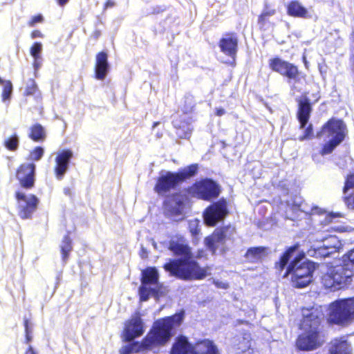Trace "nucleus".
<instances>
[{"instance_id": "1", "label": "nucleus", "mask_w": 354, "mask_h": 354, "mask_svg": "<svg viewBox=\"0 0 354 354\" xmlns=\"http://www.w3.org/2000/svg\"><path fill=\"white\" fill-rule=\"evenodd\" d=\"M169 248L175 255L180 257L165 264V270L170 274L185 280L203 279L210 274L209 267L201 268L198 266L191 248L185 241L172 240Z\"/></svg>"}, {"instance_id": "2", "label": "nucleus", "mask_w": 354, "mask_h": 354, "mask_svg": "<svg viewBox=\"0 0 354 354\" xmlns=\"http://www.w3.org/2000/svg\"><path fill=\"white\" fill-rule=\"evenodd\" d=\"M293 257L295 259L288 267L285 277L292 274L291 280L294 286L297 288L306 287L312 281V274L315 266L313 263L304 259V254L299 257V245L289 248L281 257L276 266L279 270H282L288 261Z\"/></svg>"}, {"instance_id": "3", "label": "nucleus", "mask_w": 354, "mask_h": 354, "mask_svg": "<svg viewBox=\"0 0 354 354\" xmlns=\"http://www.w3.org/2000/svg\"><path fill=\"white\" fill-rule=\"evenodd\" d=\"M303 315L301 328L305 333L298 337L296 345L299 350L313 351L326 341L320 327L323 314L317 309H306L303 310Z\"/></svg>"}, {"instance_id": "4", "label": "nucleus", "mask_w": 354, "mask_h": 354, "mask_svg": "<svg viewBox=\"0 0 354 354\" xmlns=\"http://www.w3.org/2000/svg\"><path fill=\"white\" fill-rule=\"evenodd\" d=\"M183 319L184 312H180L155 322L153 328L143 340V347L149 349L153 346L164 344L168 342L172 335V330L179 326Z\"/></svg>"}, {"instance_id": "5", "label": "nucleus", "mask_w": 354, "mask_h": 354, "mask_svg": "<svg viewBox=\"0 0 354 354\" xmlns=\"http://www.w3.org/2000/svg\"><path fill=\"white\" fill-rule=\"evenodd\" d=\"M324 137L328 141L324 145L321 154L330 153L346 136V126L342 120L331 119L323 127L317 137Z\"/></svg>"}, {"instance_id": "6", "label": "nucleus", "mask_w": 354, "mask_h": 354, "mask_svg": "<svg viewBox=\"0 0 354 354\" xmlns=\"http://www.w3.org/2000/svg\"><path fill=\"white\" fill-rule=\"evenodd\" d=\"M354 319V299H346L333 302L328 308V321L345 325Z\"/></svg>"}, {"instance_id": "7", "label": "nucleus", "mask_w": 354, "mask_h": 354, "mask_svg": "<svg viewBox=\"0 0 354 354\" xmlns=\"http://www.w3.org/2000/svg\"><path fill=\"white\" fill-rule=\"evenodd\" d=\"M353 276V271L349 265H337L328 269L322 281L326 288L335 290L349 284Z\"/></svg>"}, {"instance_id": "8", "label": "nucleus", "mask_w": 354, "mask_h": 354, "mask_svg": "<svg viewBox=\"0 0 354 354\" xmlns=\"http://www.w3.org/2000/svg\"><path fill=\"white\" fill-rule=\"evenodd\" d=\"M158 287V273L155 268H148L142 271V286L139 293L141 301H147L150 295L157 292Z\"/></svg>"}, {"instance_id": "9", "label": "nucleus", "mask_w": 354, "mask_h": 354, "mask_svg": "<svg viewBox=\"0 0 354 354\" xmlns=\"http://www.w3.org/2000/svg\"><path fill=\"white\" fill-rule=\"evenodd\" d=\"M189 193L192 196L205 201L216 198L219 194L218 185L211 180L198 182L189 189Z\"/></svg>"}, {"instance_id": "10", "label": "nucleus", "mask_w": 354, "mask_h": 354, "mask_svg": "<svg viewBox=\"0 0 354 354\" xmlns=\"http://www.w3.org/2000/svg\"><path fill=\"white\" fill-rule=\"evenodd\" d=\"M227 203L225 200L212 204L204 212V221L208 225L214 226L227 214Z\"/></svg>"}, {"instance_id": "11", "label": "nucleus", "mask_w": 354, "mask_h": 354, "mask_svg": "<svg viewBox=\"0 0 354 354\" xmlns=\"http://www.w3.org/2000/svg\"><path fill=\"white\" fill-rule=\"evenodd\" d=\"M234 231V228L230 226L216 229L211 236L205 238V244L214 254L224 244L225 239L231 236Z\"/></svg>"}, {"instance_id": "12", "label": "nucleus", "mask_w": 354, "mask_h": 354, "mask_svg": "<svg viewBox=\"0 0 354 354\" xmlns=\"http://www.w3.org/2000/svg\"><path fill=\"white\" fill-rule=\"evenodd\" d=\"M269 66L273 71L289 80H296L299 75V71L296 66L279 57L270 59Z\"/></svg>"}, {"instance_id": "13", "label": "nucleus", "mask_w": 354, "mask_h": 354, "mask_svg": "<svg viewBox=\"0 0 354 354\" xmlns=\"http://www.w3.org/2000/svg\"><path fill=\"white\" fill-rule=\"evenodd\" d=\"M180 182H182V178L176 173L162 171L158 179L154 189L158 194H164L171 189L174 188Z\"/></svg>"}, {"instance_id": "14", "label": "nucleus", "mask_w": 354, "mask_h": 354, "mask_svg": "<svg viewBox=\"0 0 354 354\" xmlns=\"http://www.w3.org/2000/svg\"><path fill=\"white\" fill-rule=\"evenodd\" d=\"M145 332V326L140 315L136 313L127 322L124 330V335L127 341L141 336Z\"/></svg>"}, {"instance_id": "15", "label": "nucleus", "mask_w": 354, "mask_h": 354, "mask_svg": "<svg viewBox=\"0 0 354 354\" xmlns=\"http://www.w3.org/2000/svg\"><path fill=\"white\" fill-rule=\"evenodd\" d=\"M17 198L19 201L21 208L20 216L22 218H27L36 209L38 199L34 195L26 196L21 192L17 193Z\"/></svg>"}, {"instance_id": "16", "label": "nucleus", "mask_w": 354, "mask_h": 354, "mask_svg": "<svg viewBox=\"0 0 354 354\" xmlns=\"http://www.w3.org/2000/svg\"><path fill=\"white\" fill-rule=\"evenodd\" d=\"M73 157L71 150H63L57 153L54 171L57 180H62L68 169L69 162Z\"/></svg>"}, {"instance_id": "17", "label": "nucleus", "mask_w": 354, "mask_h": 354, "mask_svg": "<svg viewBox=\"0 0 354 354\" xmlns=\"http://www.w3.org/2000/svg\"><path fill=\"white\" fill-rule=\"evenodd\" d=\"M185 199V196L181 194H176L168 198L165 203L166 213L170 216L182 215Z\"/></svg>"}, {"instance_id": "18", "label": "nucleus", "mask_w": 354, "mask_h": 354, "mask_svg": "<svg viewBox=\"0 0 354 354\" xmlns=\"http://www.w3.org/2000/svg\"><path fill=\"white\" fill-rule=\"evenodd\" d=\"M35 165L28 163L22 165L17 171V178L24 187H31L34 184V173Z\"/></svg>"}, {"instance_id": "19", "label": "nucleus", "mask_w": 354, "mask_h": 354, "mask_svg": "<svg viewBox=\"0 0 354 354\" xmlns=\"http://www.w3.org/2000/svg\"><path fill=\"white\" fill-rule=\"evenodd\" d=\"M232 345L236 354H251V336L249 333L236 335L232 339Z\"/></svg>"}, {"instance_id": "20", "label": "nucleus", "mask_w": 354, "mask_h": 354, "mask_svg": "<svg viewBox=\"0 0 354 354\" xmlns=\"http://www.w3.org/2000/svg\"><path fill=\"white\" fill-rule=\"evenodd\" d=\"M109 70L108 55L104 52L99 53L95 59V77L97 80H103Z\"/></svg>"}, {"instance_id": "21", "label": "nucleus", "mask_w": 354, "mask_h": 354, "mask_svg": "<svg viewBox=\"0 0 354 354\" xmlns=\"http://www.w3.org/2000/svg\"><path fill=\"white\" fill-rule=\"evenodd\" d=\"M287 9L288 14L294 17L310 19L313 16L312 12L297 1H291Z\"/></svg>"}, {"instance_id": "22", "label": "nucleus", "mask_w": 354, "mask_h": 354, "mask_svg": "<svg viewBox=\"0 0 354 354\" xmlns=\"http://www.w3.org/2000/svg\"><path fill=\"white\" fill-rule=\"evenodd\" d=\"M238 40L234 35H227L220 41V48L226 55L234 57L236 53Z\"/></svg>"}, {"instance_id": "23", "label": "nucleus", "mask_w": 354, "mask_h": 354, "mask_svg": "<svg viewBox=\"0 0 354 354\" xmlns=\"http://www.w3.org/2000/svg\"><path fill=\"white\" fill-rule=\"evenodd\" d=\"M193 354H219L216 346L210 340L198 342L193 347Z\"/></svg>"}, {"instance_id": "24", "label": "nucleus", "mask_w": 354, "mask_h": 354, "mask_svg": "<svg viewBox=\"0 0 354 354\" xmlns=\"http://www.w3.org/2000/svg\"><path fill=\"white\" fill-rule=\"evenodd\" d=\"M193 347L185 337H178L173 345L171 354H193Z\"/></svg>"}, {"instance_id": "25", "label": "nucleus", "mask_w": 354, "mask_h": 354, "mask_svg": "<svg viewBox=\"0 0 354 354\" xmlns=\"http://www.w3.org/2000/svg\"><path fill=\"white\" fill-rule=\"evenodd\" d=\"M311 112V106L307 100L300 101L299 104L298 119L300 122L301 128H304L307 124L310 114Z\"/></svg>"}, {"instance_id": "26", "label": "nucleus", "mask_w": 354, "mask_h": 354, "mask_svg": "<svg viewBox=\"0 0 354 354\" xmlns=\"http://www.w3.org/2000/svg\"><path fill=\"white\" fill-rule=\"evenodd\" d=\"M330 354H351V348L348 343L344 339L333 340L330 346Z\"/></svg>"}, {"instance_id": "27", "label": "nucleus", "mask_w": 354, "mask_h": 354, "mask_svg": "<svg viewBox=\"0 0 354 354\" xmlns=\"http://www.w3.org/2000/svg\"><path fill=\"white\" fill-rule=\"evenodd\" d=\"M266 248L263 247H257L250 248L245 254V257L250 262L254 263L261 260L262 258L266 257Z\"/></svg>"}, {"instance_id": "28", "label": "nucleus", "mask_w": 354, "mask_h": 354, "mask_svg": "<svg viewBox=\"0 0 354 354\" xmlns=\"http://www.w3.org/2000/svg\"><path fill=\"white\" fill-rule=\"evenodd\" d=\"M322 245L333 253L337 252L342 247V243L336 236H329L328 237L323 238L322 239Z\"/></svg>"}, {"instance_id": "29", "label": "nucleus", "mask_w": 354, "mask_h": 354, "mask_svg": "<svg viewBox=\"0 0 354 354\" xmlns=\"http://www.w3.org/2000/svg\"><path fill=\"white\" fill-rule=\"evenodd\" d=\"M30 137L34 141H43L46 138V133L43 127L40 124H35L30 129Z\"/></svg>"}, {"instance_id": "30", "label": "nucleus", "mask_w": 354, "mask_h": 354, "mask_svg": "<svg viewBox=\"0 0 354 354\" xmlns=\"http://www.w3.org/2000/svg\"><path fill=\"white\" fill-rule=\"evenodd\" d=\"M60 247L62 260L66 262L68 259L70 252L72 250L71 240L68 236H64Z\"/></svg>"}, {"instance_id": "31", "label": "nucleus", "mask_w": 354, "mask_h": 354, "mask_svg": "<svg viewBox=\"0 0 354 354\" xmlns=\"http://www.w3.org/2000/svg\"><path fill=\"white\" fill-rule=\"evenodd\" d=\"M198 169V165H191L185 169H183L182 171L180 173H176L177 175L180 176V178H182V181L184 180L185 178H187L189 177H191L194 176Z\"/></svg>"}, {"instance_id": "32", "label": "nucleus", "mask_w": 354, "mask_h": 354, "mask_svg": "<svg viewBox=\"0 0 354 354\" xmlns=\"http://www.w3.org/2000/svg\"><path fill=\"white\" fill-rule=\"evenodd\" d=\"M0 84L3 85V91L2 93L3 101L9 100L12 91V85L10 81L3 80L0 77Z\"/></svg>"}, {"instance_id": "33", "label": "nucleus", "mask_w": 354, "mask_h": 354, "mask_svg": "<svg viewBox=\"0 0 354 354\" xmlns=\"http://www.w3.org/2000/svg\"><path fill=\"white\" fill-rule=\"evenodd\" d=\"M4 145L9 150H16L19 145V138L17 135H14L12 137L7 138L4 141Z\"/></svg>"}, {"instance_id": "34", "label": "nucleus", "mask_w": 354, "mask_h": 354, "mask_svg": "<svg viewBox=\"0 0 354 354\" xmlns=\"http://www.w3.org/2000/svg\"><path fill=\"white\" fill-rule=\"evenodd\" d=\"M44 153V149L41 147H37L32 151H30L29 155V159L35 161H38L43 157Z\"/></svg>"}, {"instance_id": "35", "label": "nucleus", "mask_w": 354, "mask_h": 354, "mask_svg": "<svg viewBox=\"0 0 354 354\" xmlns=\"http://www.w3.org/2000/svg\"><path fill=\"white\" fill-rule=\"evenodd\" d=\"M299 210L305 213L306 214H311V215L321 214L322 213V209H320L316 206L309 208L308 207H306V205H299Z\"/></svg>"}, {"instance_id": "36", "label": "nucleus", "mask_w": 354, "mask_h": 354, "mask_svg": "<svg viewBox=\"0 0 354 354\" xmlns=\"http://www.w3.org/2000/svg\"><path fill=\"white\" fill-rule=\"evenodd\" d=\"M42 51V44L36 42L30 48V53L34 59L41 58V53Z\"/></svg>"}, {"instance_id": "37", "label": "nucleus", "mask_w": 354, "mask_h": 354, "mask_svg": "<svg viewBox=\"0 0 354 354\" xmlns=\"http://www.w3.org/2000/svg\"><path fill=\"white\" fill-rule=\"evenodd\" d=\"M37 89V84L33 80H30L26 84L25 89V95H30L35 93Z\"/></svg>"}, {"instance_id": "38", "label": "nucleus", "mask_w": 354, "mask_h": 354, "mask_svg": "<svg viewBox=\"0 0 354 354\" xmlns=\"http://www.w3.org/2000/svg\"><path fill=\"white\" fill-rule=\"evenodd\" d=\"M314 253L316 256L320 257H326L329 256L330 254H333L332 252L330 251V250L324 247V245H323L315 249L314 250Z\"/></svg>"}, {"instance_id": "39", "label": "nucleus", "mask_w": 354, "mask_h": 354, "mask_svg": "<svg viewBox=\"0 0 354 354\" xmlns=\"http://www.w3.org/2000/svg\"><path fill=\"white\" fill-rule=\"evenodd\" d=\"M199 221L194 219L189 223V229L192 235L196 236L199 234L200 230L198 229Z\"/></svg>"}, {"instance_id": "40", "label": "nucleus", "mask_w": 354, "mask_h": 354, "mask_svg": "<svg viewBox=\"0 0 354 354\" xmlns=\"http://www.w3.org/2000/svg\"><path fill=\"white\" fill-rule=\"evenodd\" d=\"M274 14L275 10L274 9H265L259 17V22L263 24L268 17L272 16Z\"/></svg>"}, {"instance_id": "41", "label": "nucleus", "mask_w": 354, "mask_h": 354, "mask_svg": "<svg viewBox=\"0 0 354 354\" xmlns=\"http://www.w3.org/2000/svg\"><path fill=\"white\" fill-rule=\"evenodd\" d=\"M354 187V174L348 176L346 184L344 188V192H346L349 189Z\"/></svg>"}, {"instance_id": "42", "label": "nucleus", "mask_w": 354, "mask_h": 354, "mask_svg": "<svg viewBox=\"0 0 354 354\" xmlns=\"http://www.w3.org/2000/svg\"><path fill=\"white\" fill-rule=\"evenodd\" d=\"M25 330H26V343L28 345L30 342L32 340V336L30 335V331L28 328V320H25L24 322Z\"/></svg>"}, {"instance_id": "43", "label": "nucleus", "mask_w": 354, "mask_h": 354, "mask_svg": "<svg viewBox=\"0 0 354 354\" xmlns=\"http://www.w3.org/2000/svg\"><path fill=\"white\" fill-rule=\"evenodd\" d=\"M341 215L339 214H328L325 216L324 222L326 224L330 223L333 221V218H335L337 217L340 216ZM321 222H323V221H320Z\"/></svg>"}, {"instance_id": "44", "label": "nucleus", "mask_w": 354, "mask_h": 354, "mask_svg": "<svg viewBox=\"0 0 354 354\" xmlns=\"http://www.w3.org/2000/svg\"><path fill=\"white\" fill-rule=\"evenodd\" d=\"M312 125L310 124L308 126V127L306 129L305 131V134L304 136H301L299 140H304L305 139H307V138H309L310 137V136L312 135Z\"/></svg>"}, {"instance_id": "45", "label": "nucleus", "mask_w": 354, "mask_h": 354, "mask_svg": "<svg viewBox=\"0 0 354 354\" xmlns=\"http://www.w3.org/2000/svg\"><path fill=\"white\" fill-rule=\"evenodd\" d=\"M43 21V17L40 15L32 17V20L29 22L30 26H33L35 24L41 22Z\"/></svg>"}, {"instance_id": "46", "label": "nucleus", "mask_w": 354, "mask_h": 354, "mask_svg": "<svg viewBox=\"0 0 354 354\" xmlns=\"http://www.w3.org/2000/svg\"><path fill=\"white\" fill-rule=\"evenodd\" d=\"M346 203L349 208L354 209V193L346 198Z\"/></svg>"}, {"instance_id": "47", "label": "nucleus", "mask_w": 354, "mask_h": 354, "mask_svg": "<svg viewBox=\"0 0 354 354\" xmlns=\"http://www.w3.org/2000/svg\"><path fill=\"white\" fill-rule=\"evenodd\" d=\"M214 283L215 286L218 288L227 289L228 288V284L225 282L214 281Z\"/></svg>"}, {"instance_id": "48", "label": "nucleus", "mask_w": 354, "mask_h": 354, "mask_svg": "<svg viewBox=\"0 0 354 354\" xmlns=\"http://www.w3.org/2000/svg\"><path fill=\"white\" fill-rule=\"evenodd\" d=\"M41 66V57L34 59L33 67L35 71H37Z\"/></svg>"}, {"instance_id": "49", "label": "nucleus", "mask_w": 354, "mask_h": 354, "mask_svg": "<svg viewBox=\"0 0 354 354\" xmlns=\"http://www.w3.org/2000/svg\"><path fill=\"white\" fill-rule=\"evenodd\" d=\"M43 35L39 30H34L31 33V37L32 39L37 38V37H42Z\"/></svg>"}, {"instance_id": "50", "label": "nucleus", "mask_w": 354, "mask_h": 354, "mask_svg": "<svg viewBox=\"0 0 354 354\" xmlns=\"http://www.w3.org/2000/svg\"><path fill=\"white\" fill-rule=\"evenodd\" d=\"M24 354H37V353L31 345H28V347Z\"/></svg>"}, {"instance_id": "51", "label": "nucleus", "mask_w": 354, "mask_h": 354, "mask_svg": "<svg viewBox=\"0 0 354 354\" xmlns=\"http://www.w3.org/2000/svg\"><path fill=\"white\" fill-rule=\"evenodd\" d=\"M225 113V111L222 108L216 109V115L218 116H222Z\"/></svg>"}, {"instance_id": "52", "label": "nucleus", "mask_w": 354, "mask_h": 354, "mask_svg": "<svg viewBox=\"0 0 354 354\" xmlns=\"http://www.w3.org/2000/svg\"><path fill=\"white\" fill-rule=\"evenodd\" d=\"M115 6V3L111 0H109L106 1V3L104 5V9H107L108 8H111Z\"/></svg>"}, {"instance_id": "53", "label": "nucleus", "mask_w": 354, "mask_h": 354, "mask_svg": "<svg viewBox=\"0 0 354 354\" xmlns=\"http://www.w3.org/2000/svg\"><path fill=\"white\" fill-rule=\"evenodd\" d=\"M348 259L349 261H351V263H352L353 264H354V249L352 250L349 254H348Z\"/></svg>"}, {"instance_id": "54", "label": "nucleus", "mask_w": 354, "mask_h": 354, "mask_svg": "<svg viewBox=\"0 0 354 354\" xmlns=\"http://www.w3.org/2000/svg\"><path fill=\"white\" fill-rule=\"evenodd\" d=\"M140 256L142 259L147 257V252L146 249H145L143 247H142V249H141Z\"/></svg>"}, {"instance_id": "55", "label": "nucleus", "mask_w": 354, "mask_h": 354, "mask_svg": "<svg viewBox=\"0 0 354 354\" xmlns=\"http://www.w3.org/2000/svg\"><path fill=\"white\" fill-rule=\"evenodd\" d=\"M69 0H57L59 6H63L68 2Z\"/></svg>"}, {"instance_id": "56", "label": "nucleus", "mask_w": 354, "mask_h": 354, "mask_svg": "<svg viewBox=\"0 0 354 354\" xmlns=\"http://www.w3.org/2000/svg\"><path fill=\"white\" fill-rule=\"evenodd\" d=\"M64 192L66 195H70L71 194V189L70 188L67 187V188H64Z\"/></svg>"}, {"instance_id": "57", "label": "nucleus", "mask_w": 354, "mask_h": 354, "mask_svg": "<svg viewBox=\"0 0 354 354\" xmlns=\"http://www.w3.org/2000/svg\"><path fill=\"white\" fill-rule=\"evenodd\" d=\"M203 256V250H201V251H200V250H199V251L198 252V254H197V255H196V257H197V258H201V257H202Z\"/></svg>"}, {"instance_id": "58", "label": "nucleus", "mask_w": 354, "mask_h": 354, "mask_svg": "<svg viewBox=\"0 0 354 354\" xmlns=\"http://www.w3.org/2000/svg\"><path fill=\"white\" fill-rule=\"evenodd\" d=\"M151 241H152L153 246L156 248V243L153 240H151Z\"/></svg>"}]
</instances>
